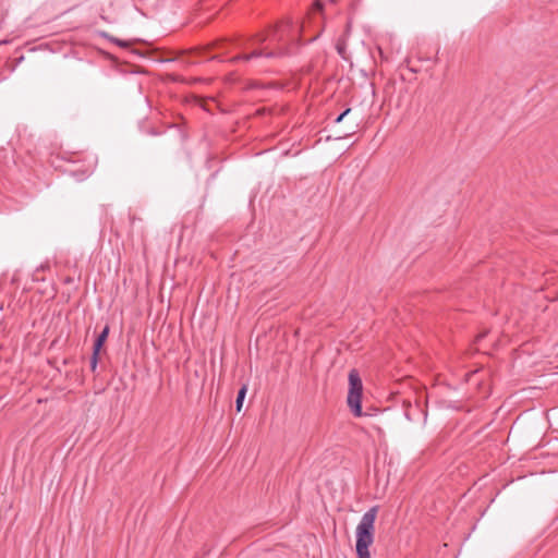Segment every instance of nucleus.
<instances>
[{
    "label": "nucleus",
    "mask_w": 558,
    "mask_h": 558,
    "mask_svg": "<svg viewBox=\"0 0 558 558\" xmlns=\"http://www.w3.org/2000/svg\"><path fill=\"white\" fill-rule=\"evenodd\" d=\"M314 7H315L316 10H319V11L323 10V3L319 0H316L314 2Z\"/></svg>",
    "instance_id": "6e6552de"
},
{
    "label": "nucleus",
    "mask_w": 558,
    "mask_h": 558,
    "mask_svg": "<svg viewBox=\"0 0 558 558\" xmlns=\"http://www.w3.org/2000/svg\"><path fill=\"white\" fill-rule=\"evenodd\" d=\"M132 52H133V53H137V54H141V56H142V53H141L138 50H136V49H133V50H132Z\"/></svg>",
    "instance_id": "9b49d317"
},
{
    "label": "nucleus",
    "mask_w": 558,
    "mask_h": 558,
    "mask_svg": "<svg viewBox=\"0 0 558 558\" xmlns=\"http://www.w3.org/2000/svg\"><path fill=\"white\" fill-rule=\"evenodd\" d=\"M110 332V326L106 324L101 332L96 337L94 344H93V352L90 356V369L92 372H95L97 368V364L99 361L100 351L102 350L108 336Z\"/></svg>",
    "instance_id": "39448f33"
},
{
    "label": "nucleus",
    "mask_w": 558,
    "mask_h": 558,
    "mask_svg": "<svg viewBox=\"0 0 558 558\" xmlns=\"http://www.w3.org/2000/svg\"><path fill=\"white\" fill-rule=\"evenodd\" d=\"M218 43H223V39H220V41L215 43L214 46H217Z\"/></svg>",
    "instance_id": "f8f14e48"
},
{
    "label": "nucleus",
    "mask_w": 558,
    "mask_h": 558,
    "mask_svg": "<svg viewBox=\"0 0 558 558\" xmlns=\"http://www.w3.org/2000/svg\"><path fill=\"white\" fill-rule=\"evenodd\" d=\"M378 512V506L369 508L362 517L356 526L355 550L357 558H371L369 546L374 542L375 520Z\"/></svg>",
    "instance_id": "f03ea898"
},
{
    "label": "nucleus",
    "mask_w": 558,
    "mask_h": 558,
    "mask_svg": "<svg viewBox=\"0 0 558 558\" xmlns=\"http://www.w3.org/2000/svg\"><path fill=\"white\" fill-rule=\"evenodd\" d=\"M362 395H363V384L361 376L357 369L352 368L349 372V391H348V407L354 416L361 417L363 415L362 411Z\"/></svg>",
    "instance_id": "7ed1b4c3"
},
{
    "label": "nucleus",
    "mask_w": 558,
    "mask_h": 558,
    "mask_svg": "<svg viewBox=\"0 0 558 558\" xmlns=\"http://www.w3.org/2000/svg\"><path fill=\"white\" fill-rule=\"evenodd\" d=\"M486 333L487 332H482V333L477 335L476 341H480L481 339H483L486 336Z\"/></svg>",
    "instance_id": "1a4fd4ad"
},
{
    "label": "nucleus",
    "mask_w": 558,
    "mask_h": 558,
    "mask_svg": "<svg viewBox=\"0 0 558 558\" xmlns=\"http://www.w3.org/2000/svg\"><path fill=\"white\" fill-rule=\"evenodd\" d=\"M300 27L291 20L287 19L275 26L269 27L266 34H256L252 40L262 45L268 41L264 48H256L250 53H240L232 57L229 61H250L254 58L265 57L268 59L283 58L295 53L300 46Z\"/></svg>",
    "instance_id": "f257e3e1"
},
{
    "label": "nucleus",
    "mask_w": 558,
    "mask_h": 558,
    "mask_svg": "<svg viewBox=\"0 0 558 558\" xmlns=\"http://www.w3.org/2000/svg\"><path fill=\"white\" fill-rule=\"evenodd\" d=\"M112 41H114L118 46L123 47V48H126V47L130 46L129 41H125V40H122V39L112 38Z\"/></svg>",
    "instance_id": "0eeeda50"
},
{
    "label": "nucleus",
    "mask_w": 558,
    "mask_h": 558,
    "mask_svg": "<svg viewBox=\"0 0 558 558\" xmlns=\"http://www.w3.org/2000/svg\"><path fill=\"white\" fill-rule=\"evenodd\" d=\"M344 121V124L339 128L338 137H348L356 133L360 121L356 114L352 113L351 108H347L336 119L335 123L340 124Z\"/></svg>",
    "instance_id": "20e7f679"
},
{
    "label": "nucleus",
    "mask_w": 558,
    "mask_h": 558,
    "mask_svg": "<svg viewBox=\"0 0 558 558\" xmlns=\"http://www.w3.org/2000/svg\"><path fill=\"white\" fill-rule=\"evenodd\" d=\"M246 391H247V388L245 385L242 386L238 391V396H236V400H235V409L238 412H240L242 410V405L244 402Z\"/></svg>",
    "instance_id": "423d86ee"
},
{
    "label": "nucleus",
    "mask_w": 558,
    "mask_h": 558,
    "mask_svg": "<svg viewBox=\"0 0 558 558\" xmlns=\"http://www.w3.org/2000/svg\"><path fill=\"white\" fill-rule=\"evenodd\" d=\"M343 51H344V49H343L342 47H339V46H338V52H339L340 54H342V53H343Z\"/></svg>",
    "instance_id": "9d476101"
}]
</instances>
